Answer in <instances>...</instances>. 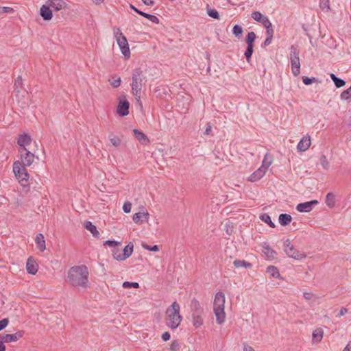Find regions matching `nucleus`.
<instances>
[{
    "instance_id": "33",
    "label": "nucleus",
    "mask_w": 351,
    "mask_h": 351,
    "mask_svg": "<svg viewBox=\"0 0 351 351\" xmlns=\"http://www.w3.org/2000/svg\"><path fill=\"white\" fill-rule=\"evenodd\" d=\"M259 218L271 228H275V223L271 221V217L267 213L261 214Z\"/></svg>"
},
{
    "instance_id": "46",
    "label": "nucleus",
    "mask_w": 351,
    "mask_h": 351,
    "mask_svg": "<svg viewBox=\"0 0 351 351\" xmlns=\"http://www.w3.org/2000/svg\"><path fill=\"white\" fill-rule=\"evenodd\" d=\"M143 248L151 251V252H158L159 251V246L158 245H149L146 243H142L141 244Z\"/></svg>"
},
{
    "instance_id": "60",
    "label": "nucleus",
    "mask_w": 351,
    "mask_h": 351,
    "mask_svg": "<svg viewBox=\"0 0 351 351\" xmlns=\"http://www.w3.org/2000/svg\"><path fill=\"white\" fill-rule=\"evenodd\" d=\"M142 2L147 6H153L155 3L154 0H141Z\"/></svg>"
},
{
    "instance_id": "26",
    "label": "nucleus",
    "mask_w": 351,
    "mask_h": 351,
    "mask_svg": "<svg viewBox=\"0 0 351 351\" xmlns=\"http://www.w3.org/2000/svg\"><path fill=\"white\" fill-rule=\"evenodd\" d=\"M35 242L40 252H43L46 249L45 238L42 233H39L36 235Z\"/></svg>"
},
{
    "instance_id": "48",
    "label": "nucleus",
    "mask_w": 351,
    "mask_h": 351,
    "mask_svg": "<svg viewBox=\"0 0 351 351\" xmlns=\"http://www.w3.org/2000/svg\"><path fill=\"white\" fill-rule=\"evenodd\" d=\"M320 164L322 166V167L328 170L329 168V162L326 158V156L325 155H322L319 158Z\"/></svg>"
},
{
    "instance_id": "55",
    "label": "nucleus",
    "mask_w": 351,
    "mask_h": 351,
    "mask_svg": "<svg viewBox=\"0 0 351 351\" xmlns=\"http://www.w3.org/2000/svg\"><path fill=\"white\" fill-rule=\"evenodd\" d=\"M13 8L10 7H0V14L13 12Z\"/></svg>"
},
{
    "instance_id": "20",
    "label": "nucleus",
    "mask_w": 351,
    "mask_h": 351,
    "mask_svg": "<svg viewBox=\"0 0 351 351\" xmlns=\"http://www.w3.org/2000/svg\"><path fill=\"white\" fill-rule=\"evenodd\" d=\"M26 270L31 275H35L38 271V264L32 257L28 258L27 261Z\"/></svg>"
},
{
    "instance_id": "61",
    "label": "nucleus",
    "mask_w": 351,
    "mask_h": 351,
    "mask_svg": "<svg viewBox=\"0 0 351 351\" xmlns=\"http://www.w3.org/2000/svg\"><path fill=\"white\" fill-rule=\"evenodd\" d=\"M348 312V309L345 307H342L340 311H339V313L338 314V317H341L343 315H344L346 313Z\"/></svg>"
},
{
    "instance_id": "2",
    "label": "nucleus",
    "mask_w": 351,
    "mask_h": 351,
    "mask_svg": "<svg viewBox=\"0 0 351 351\" xmlns=\"http://www.w3.org/2000/svg\"><path fill=\"white\" fill-rule=\"evenodd\" d=\"M180 310V304L176 301L173 302L166 310L165 324L171 329H176L182 320Z\"/></svg>"
},
{
    "instance_id": "34",
    "label": "nucleus",
    "mask_w": 351,
    "mask_h": 351,
    "mask_svg": "<svg viewBox=\"0 0 351 351\" xmlns=\"http://www.w3.org/2000/svg\"><path fill=\"white\" fill-rule=\"evenodd\" d=\"M254 45H247L246 49L244 53L245 58L247 62H250L252 58V56L254 53Z\"/></svg>"
},
{
    "instance_id": "51",
    "label": "nucleus",
    "mask_w": 351,
    "mask_h": 351,
    "mask_svg": "<svg viewBox=\"0 0 351 351\" xmlns=\"http://www.w3.org/2000/svg\"><path fill=\"white\" fill-rule=\"evenodd\" d=\"M334 84H335V86L337 87V88H341V87H343V86H345L346 84V81L343 80V79H341L339 77H338L337 79H336V80L334 82Z\"/></svg>"
},
{
    "instance_id": "52",
    "label": "nucleus",
    "mask_w": 351,
    "mask_h": 351,
    "mask_svg": "<svg viewBox=\"0 0 351 351\" xmlns=\"http://www.w3.org/2000/svg\"><path fill=\"white\" fill-rule=\"evenodd\" d=\"M132 204L130 202H125L123 206V210L125 213H128L131 211Z\"/></svg>"
},
{
    "instance_id": "39",
    "label": "nucleus",
    "mask_w": 351,
    "mask_h": 351,
    "mask_svg": "<svg viewBox=\"0 0 351 351\" xmlns=\"http://www.w3.org/2000/svg\"><path fill=\"white\" fill-rule=\"evenodd\" d=\"M109 140L110 143L112 144V145H114L116 147H119L121 145V140L117 136L110 134L109 135Z\"/></svg>"
},
{
    "instance_id": "12",
    "label": "nucleus",
    "mask_w": 351,
    "mask_h": 351,
    "mask_svg": "<svg viewBox=\"0 0 351 351\" xmlns=\"http://www.w3.org/2000/svg\"><path fill=\"white\" fill-rule=\"evenodd\" d=\"M23 330H19L14 334H1L0 339H3L5 343L15 342L24 335Z\"/></svg>"
},
{
    "instance_id": "11",
    "label": "nucleus",
    "mask_w": 351,
    "mask_h": 351,
    "mask_svg": "<svg viewBox=\"0 0 351 351\" xmlns=\"http://www.w3.org/2000/svg\"><path fill=\"white\" fill-rule=\"evenodd\" d=\"M317 204H318V201L316 199L300 203L297 205L296 210L300 213H308L311 211L313 207Z\"/></svg>"
},
{
    "instance_id": "7",
    "label": "nucleus",
    "mask_w": 351,
    "mask_h": 351,
    "mask_svg": "<svg viewBox=\"0 0 351 351\" xmlns=\"http://www.w3.org/2000/svg\"><path fill=\"white\" fill-rule=\"evenodd\" d=\"M114 33L121 53L125 57L129 58L130 56V51L126 37L119 28L117 29V31H114Z\"/></svg>"
},
{
    "instance_id": "58",
    "label": "nucleus",
    "mask_w": 351,
    "mask_h": 351,
    "mask_svg": "<svg viewBox=\"0 0 351 351\" xmlns=\"http://www.w3.org/2000/svg\"><path fill=\"white\" fill-rule=\"evenodd\" d=\"M272 39H273V38L267 36L264 43L262 44L261 47H265L266 46L269 45L271 43Z\"/></svg>"
},
{
    "instance_id": "30",
    "label": "nucleus",
    "mask_w": 351,
    "mask_h": 351,
    "mask_svg": "<svg viewBox=\"0 0 351 351\" xmlns=\"http://www.w3.org/2000/svg\"><path fill=\"white\" fill-rule=\"evenodd\" d=\"M326 205L332 208L335 206V195L332 193H328L326 197Z\"/></svg>"
},
{
    "instance_id": "4",
    "label": "nucleus",
    "mask_w": 351,
    "mask_h": 351,
    "mask_svg": "<svg viewBox=\"0 0 351 351\" xmlns=\"http://www.w3.org/2000/svg\"><path fill=\"white\" fill-rule=\"evenodd\" d=\"M13 172L21 186L26 190H29V174L25 166L22 165L19 160L13 163Z\"/></svg>"
},
{
    "instance_id": "28",
    "label": "nucleus",
    "mask_w": 351,
    "mask_h": 351,
    "mask_svg": "<svg viewBox=\"0 0 351 351\" xmlns=\"http://www.w3.org/2000/svg\"><path fill=\"white\" fill-rule=\"evenodd\" d=\"M292 217L287 213H282L279 215L278 221L281 226H285L291 222Z\"/></svg>"
},
{
    "instance_id": "10",
    "label": "nucleus",
    "mask_w": 351,
    "mask_h": 351,
    "mask_svg": "<svg viewBox=\"0 0 351 351\" xmlns=\"http://www.w3.org/2000/svg\"><path fill=\"white\" fill-rule=\"evenodd\" d=\"M117 108V112L121 117H125L129 114L130 103L123 96V99L119 97Z\"/></svg>"
},
{
    "instance_id": "45",
    "label": "nucleus",
    "mask_w": 351,
    "mask_h": 351,
    "mask_svg": "<svg viewBox=\"0 0 351 351\" xmlns=\"http://www.w3.org/2000/svg\"><path fill=\"white\" fill-rule=\"evenodd\" d=\"M142 16L149 19L150 21H152L154 23L158 24L160 21L159 19L155 15H152L146 12H143V14H142Z\"/></svg>"
},
{
    "instance_id": "21",
    "label": "nucleus",
    "mask_w": 351,
    "mask_h": 351,
    "mask_svg": "<svg viewBox=\"0 0 351 351\" xmlns=\"http://www.w3.org/2000/svg\"><path fill=\"white\" fill-rule=\"evenodd\" d=\"M31 142V136L26 133L20 134L17 140V144L19 145L20 148L25 147V145H29Z\"/></svg>"
},
{
    "instance_id": "3",
    "label": "nucleus",
    "mask_w": 351,
    "mask_h": 351,
    "mask_svg": "<svg viewBox=\"0 0 351 351\" xmlns=\"http://www.w3.org/2000/svg\"><path fill=\"white\" fill-rule=\"evenodd\" d=\"M225 295L223 292L219 291L215 294L213 302V311L216 317V322L221 324L225 322L226 313L224 311Z\"/></svg>"
},
{
    "instance_id": "44",
    "label": "nucleus",
    "mask_w": 351,
    "mask_h": 351,
    "mask_svg": "<svg viewBox=\"0 0 351 351\" xmlns=\"http://www.w3.org/2000/svg\"><path fill=\"white\" fill-rule=\"evenodd\" d=\"M302 82L305 84V85H310L314 82H318V80L317 78L315 77H307V76H302Z\"/></svg>"
},
{
    "instance_id": "32",
    "label": "nucleus",
    "mask_w": 351,
    "mask_h": 351,
    "mask_svg": "<svg viewBox=\"0 0 351 351\" xmlns=\"http://www.w3.org/2000/svg\"><path fill=\"white\" fill-rule=\"evenodd\" d=\"M193 324L195 328H199L203 324L202 315H192Z\"/></svg>"
},
{
    "instance_id": "50",
    "label": "nucleus",
    "mask_w": 351,
    "mask_h": 351,
    "mask_svg": "<svg viewBox=\"0 0 351 351\" xmlns=\"http://www.w3.org/2000/svg\"><path fill=\"white\" fill-rule=\"evenodd\" d=\"M271 160H268L267 156H265V158L262 162V166L261 167V168H263L264 170L266 171L267 169L269 168V167L271 165Z\"/></svg>"
},
{
    "instance_id": "15",
    "label": "nucleus",
    "mask_w": 351,
    "mask_h": 351,
    "mask_svg": "<svg viewBox=\"0 0 351 351\" xmlns=\"http://www.w3.org/2000/svg\"><path fill=\"white\" fill-rule=\"evenodd\" d=\"M149 217V214L147 210H145L134 213L132 217V220L135 223L141 224L143 221H148Z\"/></svg>"
},
{
    "instance_id": "47",
    "label": "nucleus",
    "mask_w": 351,
    "mask_h": 351,
    "mask_svg": "<svg viewBox=\"0 0 351 351\" xmlns=\"http://www.w3.org/2000/svg\"><path fill=\"white\" fill-rule=\"evenodd\" d=\"M122 287L125 289H130V288L138 289L139 287V284L136 282L125 281V282H123Z\"/></svg>"
},
{
    "instance_id": "62",
    "label": "nucleus",
    "mask_w": 351,
    "mask_h": 351,
    "mask_svg": "<svg viewBox=\"0 0 351 351\" xmlns=\"http://www.w3.org/2000/svg\"><path fill=\"white\" fill-rule=\"evenodd\" d=\"M243 351H255L254 349L245 343L243 344Z\"/></svg>"
},
{
    "instance_id": "18",
    "label": "nucleus",
    "mask_w": 351,
    "mask_h": 351,
    "mask_svg": "<svg viewBox=\"0 0 351 351\" xmlns=\"http://www.w3.org/2000/svg\"><path fill=\"white\" fill-rule=\"evenodd\" d=\"M52 10L48 4L41 6L40 9V14L45 21H49L53 17Z\"/></svg>"
},
{
    "instance_id": "54",
    "label": "nucleus",
    "mask_w": 351,
    "mask_h": 351,
    "mask_svg": "<svg viewBox=\"0 0 351 351\" xmlns=\"http://www.w3.org/2000/svg\"><path fill=\"white\" fill-rule=\"evenodd\" d=\"M9 320L8 318H4L0 320V331L4 329L8 324Z\"/></svg>"
},
{
    "instance_id": "38",
    "label": "nucleus",
    "mask_w": 351,
    "mask_h": 351,
    "mask_svg": "<svg viewBox=\"0 0 351 351\" xmlns=\"http://www.w3.org/2000/svg\"><path fill=\"white\" fill-rule=\"evenodd\" d=\"M207 14L210 17L215 19H219L220 18L218 11L215 9L210 8L208 5H207Z\"/></svg>"
},
{
    "instance_id": "56",
    "label": "nucleus",
    "mask_w": 351,
    "mask_h": 351,
    "mask_svg": "<svg viewBox=\"0 0 351 351\" xmlns=\"http://www.w3.org/2000/svg\"><path fill=\"white\" fill-rule=\"evenodd\" d=\"M119 254H121L120 252V250L119 249V247H115L114 249L112 250V255L113 256V258L115 259V260H117V261H119V259L117 258V256H119Z\"/></svg>"
},
{
    "instance_id": "14",
    "label": "nucleus",
    "mask_w": 351,
    "mask_h": 351,
    "mask_svg": "<svg viewBox=\"0 0 351 351\" xmlns=\"http://www.w3.org/2000/svg\"><path fill=\"white\" fill-rule=\"evenodd\" d=\"M252 18L258 22L261 23L264 27L269 24L271 22L269 18L265 15H263L261 12L258 11H254L251 14Z\"/></svg>"
},
{
    "instance_id": "6",
    "label": "nucleus",
    "mask_w": 351,
    "mask_h": 351,
    "mask_svg": "<svg viewBox=\"0 0 351 351\" xmlns=\"http://www.w3.org/2000/svg\"><path fill=\"white\" fill-rule=\"evenodd\" d=\"M290 51L291 71L293 75L296 77L299 75L300 73L299 50L298 49L297 46L291 45L290 47Z\"/></svg>"
},
{
    "instance_id": "19",
    "label": "nucleus",
    "mask_w": 351,
    "mask_h": 351,
    "mask_svg": "<svg viewBox=\"0 0 351 351\" xmlns=\"http://www.w3.org/2000/svg\"><path fill=\"white\" fill-rule=\"evenodd\" d=\"M311 145V137L309 136H304L298 143L297 149L299 152L306 151Z\"/></svg>"
},
{
    "instance_id": "49",
    "label": "nucleus",
    "mask_w": 351,
    "mask_h": 351,
    "mask_svg": "<svg viewBox=\"0 0 351 351\" xmlns=\"http://www.w3.org/2000/svg\"><path fill=\"white\" fill-rule=\"evenodd\" d=\"M265 27L266 29L267 36L273 38L274 34V30L273 29L271 23H270L269 24L266 25Z\"/></svg>"
},
{
    "instance_id": "25",
    "label": "nucleus",
    "mask_w": 351,
    "mask_h": 351,
    "mask_svg": "<svg viewBox=\"0 0 351 351\" xmlns=\"http://www.w3.org/2000/svg\"><path fill=\"white\" fill-rule=\"evenodd\" d=\"M84 228L90 231L93 236L95 238H99V232L97 230V227L90 221H86L84 224Z\"/></svg>"
},
{
    "instance_id": "5",
    "label": "nucleus",
    "mask_w": 351,
    "mask_h": 351,
    "mask_svg": "<svg viewBox=\"0 0 351 351\" xmlns=\"http://www.w3.org/2000/svg\"><path fill=\"white\" fill-rule=\"evenodd\" d=\"M132 91L137 101L139 103L141 107L143 106L141 101V93L142 89L143 75L142 71L140 69H136L134 71L132 77Z\"/></svg>"
},
{
    "instance_id": "43",
    "label": "nucleus",
    "mask_w": 351,
    "mask_h": 351,
    "mask_svg": "<svg viewBox=\"0 0 351 351\" xmlns=\"http://www.w3.org/2000/svg\"><path fill=\"white\" fill-rule=\"evenodd\" d=\"M14 87L15 90L17 93H20L21 90L23 88V80L21 76H18L14 82Z\"/></svg>"
},
{
    "instance_id": "27",
    "label": "nucleus",
    "mask_w": 351,
    "mask_h": 351,
    "mask_svg": "<svg viewBox=\"0 0 351 351\" xmlns=\"http://www.w3.org/2000/svg\"><path fill=\"white\" fill-rule=\"evenodd\" d=\"M324 335V330L322 328H317L313 332V343H319L322 338Z\"/></svg>"
},
{
    "instance_id": "9",
    "label": "nucleus",
    "mask_w": 351,
    "mask_h": 351,
    "mask_svg": "<svg viewBox=\"0 0 351 351\" xmlns=\"http://www.w3.org/2000/svg\"><path fill=\"white\" fill-rule=\"evenodd\" d=\"M19 152L21 159V161L20 162L24 166L29 167L34 162V154L27 150L25 147L19 148Z\"/></svg>"
},
{
    "instance_id": "53",
    "label": "nucleus",
    "mask_w": 351,
    "mask_h": 351,
    "mask_svg": "<svg viewBox=\"0 0 351 351\" xmlns=\"http://www.w3.org/2000/svg\"><path fill=\"white\" fill-rule=\"evenodd\" d=\"M179 343L174 340L171 342V345H170V350L171 351H177L178 349H179Z\"/></svg>"
},
{
    "instance_id": "42",
    "label": "nucleus",
    "mask_w": 351,
    "mask_h": 351,
    "mask_svg": "<svg viewBox=\"0 0 351 351\" xmlns=\"http://www.w3.org/2000/svg\"><path fill=\"white\" fill-rule=\"evenodd\" d=\"M104 246H108L110 247H112L114 249L117 247H119L121 245V243L114 240H107L104 242L103 244Z\"/></svg>"
},
{
    "instance_id": "23",
    "label": "nucleus",
    "mask_w": 351,
    "mask_h": 351,
    "mask_svg": "<svg viewBox=\"0 0 351 351\" xmlns=\"http://www.w3.org/2000/svg\"><path fill=\"white\" fill-rule=\"evenodd\" d=\"M263 252L265 254V256L270 258L274 259L276 258L277 253L275 250H274L268 244L264 243L263 245Z\"/></svg>"
},
{
    "instance_id": "1",
    "label": "nucleus",
    "mask_w": 351,
    "mask_h": 351,
    "mask_svg": "<svg viewBox=\"0 0 351 351\" xmlns=\"http://www.w3.org/2000/svg\"><path fill=\"white\" fill-rule=\"evenodd\" d=\"M68 281L75 287H86L88 282V270L86 265L73 266L68 271Z\"/></svg>"
},
{
    "instance_id": "29",
    "label": "nucleus",
    "mask_w": 351,
    "mask_h": 351,
    "mask_svg": "<svg viewBox=\"0 0 351 351\" xmlns=\"http://www.w3.org/2000/svg\"><path fill=\"white\" fill-rule=\"evenodd\" d=\"M267 273L269 274L271 276L276 278H280V274L279 272L278 269L273 265H270L267 268Z\"/></svg>"
},
{
    "instance_id": "35",
    "label": "nucleus",
    "mask_w": 351,
    "mask_h": 351,
    "mask_svg": "<svg viewBox=\"0 0 351 351\" xmlns=\"http://www.w3.org/2000/svg\"><path fill=\"white\" fill-rule=\"evenodd\" d=\"M243 32V27L241 25L237 24L233 26L232 34L238 39H240L241 38Z\"/></svg>"
},
{
    "instance_id": "37",
    "label": "nucleus",
    "mask_w": 351,
    "mask_h": 351,
    "mask_svg": "<svg viewBox=\"0 0 351 351\" xmlns=\"http://www.w3.org/2000/svg\"><path fill=\"white\" fill-rule=\"evenodd\" d=\"M256 35L254 32H250L247 33L245 41L247 45H254V41L256 40Z\"/></svg>"
},
{
    "instance_id": "64",
    "label": "nucleus",
    "mask_w": 351,
    "mask_h": 351,
    "mask_svg": "<svg viewBox=\"0 0 351 351\" xmlns=\"http://www.w3.org/2000/svg\"><path fill=\"white\" fill-rule=\"evenodd\" d=\"M343 351H351V341L348 342Z\"/></svg>"
},
{
    "instance_id": "24",
    "label": "nucleus",
    "mask_w": 351,
    "mask_h": 351,
    "mask_svg": "<svg viewBox=\"0 0 351 351\" xmlns=\"http://www.w3.org/2000/svg\"><path fill=\"white\" fill-rule=\"evenodd\" d=\"M265 172L263 168L260 167L250 176L248 180L252 182L258 181L263 177Z\"/></svg>"
},
{
    "instance_id": "17",
    "label": "nucleus",
    "mask_w": 351,
    "mask_h": 351,
    "mask_svg": "<svg viewBox=\"0 0 351 351\" xmlns=\"http://www.w3.org/2000/svg\"><path fill=\"white\" fill-rule=\"evenodd\" d=\"M134 250V245L132 242H130L123 250L122 254H119L117 258L119 259V261H125L128 258H129Z\"/></svg>"
},
{
    "instance_id": "13",
    "label": "nucleus",
    "mask_w": 351,
    "mask_h": 351,
    "mask_svg": "<svg viewBox=\"0 0 351 351\" xmlns=\"http://www.w3.org/2000/svg\"><path fill=\"white\" fill-rule=\"evenodd\" d=\"M46 3L48 4L54 12L65 9L66 7V3L63 0H47Z\"/></svg>"
},
{
    "instance_id": "22",
    "label": "nucleus",
    "mask_w": 351,
    "mask_h": 351,
    "mask_svg": "<svg viewBox=\"0 0 351 351\" xmlns=\"http://www.w3.org/2000/svg\"><path fill=\"white\" fill-rule=\"evenodd\" d=\"M134 136L135 138L142 144L147 145L149 143V140L147 136L141 131L134 129L133 130Z\"/></svg>"
},
{
    "instance_id": "59",
    "label": "nucleus",
    "mask_w": 351,
    "mask_h": 351,
    "mask_svg": "<svg viewBox=\"0 0 351 351\" xmlns=\"http://www.w3.org/2000/svg\"><path fill=\"white\" fill-rule=\"evenodd\" d=\"M162 339L164 341H167L170 339L171 338V335L169 332H165L162 335Z\"/></svg>"
},
{
    "instance_id": "41",
    "label": "nucleus",
    "mask_w": 351,
    "mask_h": 351,
    "mask_svg": "<svg viewBox=\"0 0 351 351\" xmlns=\"http://www.w3.org/2000/svg\"><path fill=\"white\" fill-rule=\"evenodd\" d=\"M340 98L341 100L344 101H347L351 98V86L341 93Z\"/></svg>"
},
{
    "instance_id": "36",
    "label": "nucleus",
    "mask_w": 351,
    "mask_h": 351,
    "mask_svg": "<svg viewBox=\"0 0 351 351\" xmlns=\"http://www.w3.org/2000/svg\"><path fill=\"white\" fill-rule=\"evenodd\" d=\"M110 85L114 88H117L121 85V79L116 75H112L111 79L109 80Z\"/></svg>"
},
{
    "instance_id": "8",
    "label": "nucleus",
    "mask_w": 351,
    "mask_h": 351,
    "mask_svg": "<svg viewBox=\"0 0 351 351\" xmlns=\"http://www.w3.org/2000/svg\"><path fill=\"white\" fill-rule=\"evenodd\" d=\"M284 248L286 254L293 259L300 261L306 258L304 254L298 251L291 244L289 239H287L284 241Z\"/></svg>"
},
{
    "instance_id": "57",
    "label": "nucleus",
    "mask_w": 351,
    "mask_h": 351,
    "mask_svg": "<svg viewBox=\"0 0 351 351\" xmlns=\"http://www.w3.org/2000/svg\"><path fill=\"white\" fill-rule=\"evenodd\" d=\"M130 8L133 10L134 12H136V14L142 16V14H143V12L140 10L139 9H138L137 8H136L133 4L130 3Z\"/></svg>"
},
{
    "instance_id": "40",
    "label": "nucleus",
    "mask_w": 351,
    "mask_h": 351,
    "mask_svg": "<svg viewBox=\"0 0 351 351\" xmlns=\"http://www.w3.org/2000/svg\"><path fill=\"white\" fill-rule=\"evenodd\" d=\"M320 8L326 12L330 10L329 0H319Z\"/></svg>"
},
{
    "instance_id": "63",
    "label": "nucleus",
    "mask_w": 351,
    "mask_h": 351,
    "mask_svg": "<svg viewBox=\"0 0 351 351\" xmlns=\"http://www.w3.org/2000/svg\"><path fill=\"white\" fill-rule=\"evenodd\" d=\"M5 341L3 340V339H0V351H5L6 348L4 345Z\"/></svg>"
},
{
    "instance_id": "16",
    "label": "nucleus",
    "mask_w": 351,
    "mask_h": 351,
    "mask_svg": "<svg viewBox=\"0 0 351 351\" xmlns=\"http://www.w3.org/2000/svg\"><path fill=\"white\" fill-rule=\"evenodd\" d=\"M190 308L192 315H203L204 309L200 303L196 298H193L191 301Z\"/></svg>"
},
{
    "instance_id": "31",
    "label": "nucleus",
    "mask_w": 351,
    "mask_h": 351,
    "mask_svg": "<svg viewBox=\"0 0 351 351\" xmlns=\"http://www.w3.org/2000/svg\"><path fill=\"white\" fill-rule=\"evenodd\" d=\"M233 265L237 268L241 267H246V268H251L252 267V263H250L246 261H244V260H239V259L234 261Z\"/></svg>"
}]
</instances>
